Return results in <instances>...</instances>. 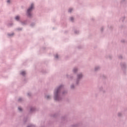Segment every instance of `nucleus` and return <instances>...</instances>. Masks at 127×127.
I'll list each match as a JSON object with an SVG mask.
<instances>
[{"label": "nucleus", "mask_w": 127, "mask_h": 127, "mask_svg": "<svg viewBox=\"0 0 127 127\" xmlns=\"http://www.w3.org/2000/svg\"><path fill=\"white\" fill-rule=\"evenodd\" d=\"M63 88H64V85L61 84L55 88L53 92V97L55 101H57V102L62 101V100H63V96L68 93V91L66 90L62 91Z\"/></svg>", "instance_id": "1"}, {"label": "nucleus", "mask_w": 127, "mask_h": 127, "mask_svg": "<svg viewBox=\"0 0 127 127\" xmlns=\"http://www.w3.org/2000/svg\"><path fill=\"white\" fill-rule=\"evenodd\" d=\"M34 9H35V3L32 2L30 3L26 10V15L28 18H32V17H33L32 11H33Z\"/></svg>", "instance_id": "2"}, {"label": "nucleus", "mask_w": 127, "mask_h": 127, "mask_svg": "<svg viewBox=\"0 0 127 127\" xmlns=\"http://www.w3.org/2000/svg\"><path fill=\"white\" fill-rule=\"evenodd\" d=\"M83 78V73L79 72L76 75V79L75 80V85H79L80 81Z\"/></svg>", "instance_id": "3"}, {"label": "nucleus", "mask_w": 127, "mask_h": 127, "mask_svg": "<svg viewBox=\"0 0 127 127\" xmlns=\"http://www.w3.org/2000/svg\"><path fill=\"white\" fill-rule=\"evenodd\" d=\"M121 67L123 71H126L127 69V63L122 62L120 64Z\"/></svg>", "instance_id": "4"}, {"label": "nucleus", "mask_w": 127, "mask_h": 127, "mask_svg": "<svg viewBox=\"0 0 127 127\" xmlns=\"http://www.w3.org/2000/svg\"><path fill=\"white\" fill-rule=\"evenodd\" d=\"M101 70V66L100 65H96L94 67V71L97 72L98 71H100Z\"/></svg>", "instance_id": "5"}, {"label": "nucleus", "mask_w": 127, "mask_h": 127, "mask_svg": "<svg viewBox=\"0 0 127 127\" xmlns=\"http://www.w3.org/2000/svg\"><path fill=\"white\" fill-rule=\"evenodd\" d=\"M20 74L21 76H23V77H25V76H26V71H25V70H21L20 72Z\"/></svg>", "instance_id": "6"}, {"label": "nucleus", "mask_w": 127, "mask_h": 127, "mask_svg": "<svg viewBox=\"0 0 127 127\" xmlns=\"http://www.w3.org/2000/svg\"><path fill=\"white\" fill-rule=\"evenodd\" d=\"M22 25H26L27 23H28V21L27 20H25L22 21H20Z\"/></svg>", "instance_id": "7"}, {"label": "nucleus", "mask_w": 127, "mask_h": 127, "mask_svg": "<svg viewBox=\"0 0 127 127\" xmlns=\"http://www.w3.org/2000/svg\"><path fill=\"white\" fill-rule=\"evenodd\" d=\"M78 67H74L72 69V72L74 73V74H76L78 72Z\"/></svg>", "instance_id": "8"}, {"label": "nucleus", "mask_w": 127, "mask_h": 127, "mask_svg": "<svg viewBox=\"0 0 127 127\" xmlns=\"http://www.w3.org/2000/svg\"><path fill=\"white\" fill-rule=\"evenodd\" d=\"M36 110V108H35V107H31L30 108V113H33V112H35Z\"/></svg>", "instance_id": "9"}, {"label": "nucleus", "mask_w": 127, "mask_h": 127, "mask_svg": "<svg viewBox=\"0 0 127 127\" xmlns=\"http://www.w3.org/2000/svg\"><path fill=\"white\" fill-rule=\"evenodd\" d=\"M52 97V96L49 94H47L45 96V99H47V100H50V99H51Z\"/></svg>", "instance_id": "10"}, {"label": "nucleus", "mask_w": 127, "mask_h": 127, "mask_svg": "<svg viewBox=\"0 0 127 127\" xmlns=\"http://www.w3.org/2000/svg\"><path fill=\"white\" fill-rule=\"evenodd\" d=\"M7 35L8 37H12L14 35V33L13 32L8 33Z\"/></svg>", "instance_id": "11"}, {"label": "nucleus", "mask_w": 127, "mask_h": 127, "mask_svg": "<svg viewBox=\"0 0 127 127\" xmlns=\"http://www.w3.org/2000/svg\"><path fill=\"white\" fill-rule=\"evenodd\" d=\"M15 19L16 21H20V16L19 15L15 16Z\"/></svg>", "instance_id": "12"}, {"label": "nucleus", "mask_w": 127, "mask_h": 127, "mask_svg": "<svg viewBox=\"0 0 127 127\" xmlns=\"http://www.w3.org/2000/svg\"><path fill=\"white\" fill-rule=\"evenodd\" d=\"M59 58H60V55H59V54H56L55 55V59H56V60H58Z\"/></svg>", "instance_id": "13"}, {"label": "nucleus", "mask_w": 127, "mask_h": 127, "mask_svg": "<svg viewBox=\"0 0 127 127\" xmlns=\"http://www.w3.org/2000/svg\"><path fill=\"white\" fill-rule=\"evenodd\" d=\"M73 11H74V8L70 7L68 9V12L69 13H72V12H73Z\"/></svg>", "instance_id": "14"}, {"label": "nucleus", "mask_w": 127, "mask_h": 127, "mask_svg": "<svg viewBox=\"0 0 127 127\" xmlns=\"http://www.w3.org/2000/svg\"><path fill=\"white\" fill-rule=\"evenodd\" d=\"M74 33L75 34H79V33H80V31L79 30L76 29L74 30Z\"/></svg>", "instance_id": "15"}, {"label": "nucleus", "mask_w": 127, "mask_h": 127, "mask_svg": "<svg viewBox=\"0 0 127 127\" xmlns=\"http://www.w3.org/2000/svg\"><path fill=\"white\" fill-rule=\"evenodd\" d=\"M66 77L68 78V79H73V76L69 74H66Z\"/></svg>", "instance_id": "16"}, {"label": "nucleus", "mask_w": 127, "mask_h": 127, "mask_svg": "<svg viewBox=\"0 0 127 127\" xmlns=\"http://www.w3.org/2000/svg\"><path fill=\"white\" fill-rule=\"evenodd\" d=\"M6 2L8 5H9L11 3V0H6Z\"/></svg>", "instance_id": "17"}, {"label": "nucleus", "mask_w": 127, "mask_h": 127, "mask_svg": "<svg viewBox=\"0 0 127 127\" xmlns=\"http://www.w3.org/2000/svg\"><path fill=\"white\" fill-rule=\"evenodd\" d=\"M74 19H75L74 18V17L71 16V17H69V20H70V21H71V22H73V21H74Z\"/></svg>", "instance_id": "18"}, {"label": "nucleus", "mask_w": 127, "mask_h": 127, "mask_svg": "<svg viewBox=\"0 0 127 127\" xmlns=\"http://www.w3.org/2000/svg\"><path fill=\"white\" fill-rule=\"evenodd\" d=\"M30 26L31 27H33L34 26H35V22H32L30 24Z\"/></svg>", "instance_id": "19"}, {"label": "nucleus", "mask_w": 127, "mask_h": 127, "mask_svg": "<svg viewBox=\"0 0 127 127\" xmlns=\"http://www.w3.org/2000/svg\"><path fill=\"white\" fill-rule=\"evenodd\" d=\"M12 25H13V23H12L11 22L8 23L7 24V26H8L9 27H10L11 26H12Z\"/></svg>", "instance_id": "20"}, {"label": "nucleus", "mask_w": 127, "mask_h": 127, "mask_svg": "<svg viewBox=\"0 0 127 127\" xmlns=\"http://www.w3.org/2000/svg\"><path fill=\"white\" fill-rule=\"evenodd\" d=\"M99 90L100 92H104V88H103V86L99 87Z\"/></svg>", "instance_id": "21"}, {"label": "nucleus", "mask_w": 127, "mask_h": 127, "mask_svg": "<svg viewBox=\"0 0 127 127\" xmlns=\"http://www.w3.org/2000/svg\"><path fill=\"white\" fill-rule=\"evenodd\" d=\"M70 88L71 89H75V85H74V84H72L70 85Z\"/></svg>", "instance_id": "22"}, {"label": "nucleus", "mask_w": 127, "mask_h": 127, "mask_svg": "<svg viewBox=\"0 0 127 127\" xmlns=\"http://www.w3.org/2000/svg\"><path fill=\"white\" fill-rule=\"evenodd\" d=\"M23 101V98L20 97L18 99V102H22Z\"/></svg>", "instance_id": "23"}, {"label": "nucleus", "mask_w": 127, "mask_h": 127, "mask_svg": "<svg viewBox=\"0 0 127 127\" xmlns=\"http://www.w3.org/2000/svg\"><path fill=\"white\" fill-rule=\"evenodd\" d=\"M18 111H19V112H22V108H21V107H19L18 108Z\"/></svg>", "instance_id": "24"}, {"label": "nucleus", "mask_w": 127, "mask_h": 127, "mask_svg": "<svg viewBox=\"0 0 127 127\" xmlns=\"http://www.w3.org/2000/svg\"><path fill=\"white\" fill-rule=\"evenodd\" d=\"M27 127H35V126L32 124H30Z\"/></svg>", "instance_id": "25"}, {"label": "nucleus", "mask_w": 127, "mask_h": 127, "mask_svg": "<svg viewBox=\"0 0 127 127\" xmlns=\"http://www.w3.org/2000/svg\"><path fill=\"white\" fill-rule=\"evenodd\" d=\"M27 119H28L27 117L24 119L23 121L24 122V123H26V122L27 121Z\"/></svg>", "instance_id": "26"}, {"label": "nucleus", "mask_w": 127, "mask_h": 127, "mask_svg": "<svg viewBox=\"0 0 127 127\" xmlns=\"http://www.w3.org/2000/svg\"><path fill=\"white\" fill-rule=\"evenodd\" d=\"M28 97H30L31 96V92H28L27 94Z\"/></svg>", "instance_id": "27"}, {"label": "nucleus", "mask_w": 127, "mask_h": 127, "mask_svg": "<svg viewBox=\"0 0 127 127\" xmlns=\"http://www.w3.org/2000/svg\"><path fill=\"white\" fill-rule=\"evenodd\" d=\"M17 30H19V31H21V30H22V28H19L17 29Z\"/></svg>", "instance_id": "28"}, {"label": "nucleus", "mask_w": 127, "mask_h": 127, "mask_svg": "<svg viewBox=\"0 0 127 127\" xmlns=\"http://www.w3.org/2000/svg\"><path fill=\"white\" fill-rule=\"evenodd\" d=\"M122 116V113H118V116L121 117Z\"/></svg>", "instance_id": "29"}, {"label": "nucleus", "mask_w": 127, "mask_h": 127, "mask_svg": "<svg viewBox=\"0 0 127 127\" xmlns=\"http://www.w3.org/2000/svg\"><path fill=\"white\" fill-rule=\"evenodd\" d=\"M125 17H122V18H121V20L122 21H124V19H125Z\"/></svg>", "instance_id": "30"}, {"label": "nucleus", "mask_w": 127, "mask_h": 127, "mask_svg": "<svg viewBox=\"0 0 127 127\" xmlns=\"http://www.w3.org/2000/svg\"><path fill=\"white\" fill-rule=\"evenodd\" d=\"M103 30H104V27H101V31H103Z\"/></svg>", "instance_id": "31"}, {"label": "nucleus", "mask_w": 127, "mask_h": 127, "mask_svg": "<svg viewBox=\"0 0 127 127\" xmlns=\"http://www.w3.org/2000/svg\"><path fill=\"white\" fill-rule=\"evenodd\" d=\"M42 49H43V50H45V49H46V48L43 47V48H42Z\"/></svg>", "instance_id": "32"}, {"label": "nucleus", "mask_w": 127, "mask_h": 127, "mask_svg": "<svg viewBox=\"0 0 127 127\" xmlns=\"http://www.w3.org/2000/svg\"><path fill=\"white\" fill-rule=\"evenodd\" d=\"M125 0H122V1L124 2V1H125Z\"/></svg>", "instance_id": "33"}, {"label": "nucleus", "mask_w": 127, "mask_h": 127, "mask_svg": "<svg viewBox=\"0 0 127 127\" xmlns=\"http://www.w3.org/2000/svg\"><path fill=\"white\" fill-rule=\"evenodd\" d=\"M122 42H125V40H122Z\"/></svg>", "instance_id": "34"}]
</instances>
